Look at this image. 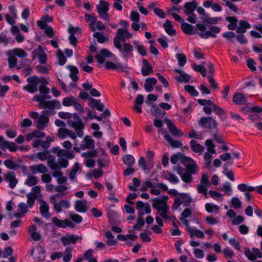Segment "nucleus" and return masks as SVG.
Listing matches in <instances>:
<instances>
[{
  "label": "nucleus",
  "instance_id": "nucleus-11",
  "mask_svg": "<svg viewBox=\"0 0 262 262\" xmlns=\"http://www.w3.org/2000/svg\"><path fill=\"white\" fill-rule=\"evenodd\" d=\"M152 201V207L155 208L159 213L168 210L169 208L166 202L158 198L154 199Z\"/></svg>",
  "mask_w": 262,
  "mask_h": 262
},
{
  "label": "nucleus",
  "instance_id": "nucleus-24",
  "mask_svg": "<svg viewBox=\"0 0 262 262\" xmlns=\"http://www.w3.org/2000/svg\"><path fill=\"white\" fill-rule=\"evenodd\" d=\"M198 102L201 105L204 106L203 110L206 114L210 115L211 114V106L213 102L209 100L206 99H198Z\"/></svg>",
  "mask_w": 262,
  "mask_h": 262
},
{
  "label": "nucleus",
  "instance_id": "nucleus-26",
  "mask_svg": "<svg viewBox=\"0 0 262 262\" xmlns=\"http://www.w3.org/2000/svg\"><path fill=\"white\" fill-rule=\"evenodd\" d=\"M8 55L16 56L19 58H25L27 56L28 54L22 49L15 48L9 51Z\"/></svg>",
  "mask_w": 262,
  "mask_h": 262
},
{
  "label": "nucleus",
  "instance_id": "nucleus-19",
  "mask_svg": "<svg viewBox=\"0 0 262 262\" xmlns=\"http://www.w3.org/2000/svg\"><path fill=\"white\" fill-rule=\"evenodd\" d=\"M75 210L79 212H85L88 211L87 202L85 200L76 201L74 205Z\"/></svg>",
  "mask_w": 262,
  "mask_h": 262
},
{
  "label": "nucleus",
  "instance_id": "nucleus-9",
  "mask_svg": "<svg viewBox=\"0 0 262 262\" xmlns=\"http://www.w3.org/2000/svg\"><path fill=\"white\" fill-rule=\"evenodd\" d=\"M182 163L184 165L186 171L195 174L198 172V166L195 162L191 158L186 157L182 160Z\"/></svg>",
  "mask_w": 262,
  "mask_h": 262
},
{
  "label": "nucleus",
  "instance_id": "nucleus-52",
  "mask_svg": "<svg viewBox=\"0 0 262 262\" xmlns=\"http://www.w3.org/2000/svg\"><path fill=\"white\" fill-rule=\"evenodd\" d=\"M69 218L74 222L76 224L80 223L82 221V217L80 215L74 213H70L69 214Z\"/></svg>",
  "mask_w": 262,
  "mask_h": 262
},
{
  "label": "nucleus",
  "instance_id": "nucleus-40",
  "mask_svg": "<svg viewBox=\"0 0 262 262\" xmlns=\"http://www.w3.org/2000/svg\"><path fill=\"white\" fill-rule=\"evenodd\" d=\"M124 163L128 166H133L135 163L134 157L131 155H125L123 158Z\"/></svg>",
  "mask_w": 262,
  "mask_h": 262
},
{
  "label": "nucleus",
  "instance_id": "nucleus-4",
  "mask_svg": "<svg viewBox=\"0 0 262 262\" xmlns=\"http://www.w3.org/2000/svg\"><path fill=\"white\" fill-rule=\"evenodd\" d=\"M109 3L102 0L100 1V4L97 6V10L99 16L102 19L108 21L110 15L107 13L109 10Z\"/></svg>",
  "mask_w": 262,
  "mask_h": 262
},
{
  "label": "nucleus",
  "instance_id": "nucleus-38",
  "mask_svg": "<svg viewBox=\"0 0 262 262\" xmlns=\"http://www.w3.org/2000/svg\"><path fill=\"white\" fill-rule=\"evenodd\" d=\"M227 21L230 23L228 25V28L231 30H234L237 28V19L234 16H227L226 18Z\"/></svg>",
  "mask_w": 262,
  "mask_h": 262
},
{
  "label": "nucleus",
  "instance_id": "nucleus-37",
  "mask_svg": "<svg viewBox=\"0 0 262 262\" xmlns=\"http://www.w3.org/2000/svg\"><path fill=\"white\" fill-rule=\"evenodd\" d=\"M193 28V26L188 23L184 22L181 24V29L186 34L190 35L194 34Z\"/></svg>",
  "mask_w": 262,
  "mask_h": 262
},
{
  "label": "nucleus",
  "instance_id": "nucleus-62",
  "mask_svg": "<svg viewBox=\"0 0 262 262\" xmlns=\"http://www.w3.org/2000/svg\"><path fill=\"white\" fill-rule=\"evenodd\" d=\"M212 156L209 152H205L204 154V159L205 160V167L206 168H209L211 162Z\"/></svg>",
  "mask_w": 262,
  "mask_h": 262
},
{
  "label": "nucleus",
  "instance_id": "nucleus-43",
  "mask_svg": "<svg viewBox=\"0 0 262 262\" xmlns=\"http://www.w3.org/2000/svg\"><path fill=\"white\" fill-rule=\"evenodd\" d=\"M91 151H88L87 152H82L81 156L86 159H91L96 157L97 156L98 152L96 149H92Z\"/></svg>",
  "mask_w": 262,
  "mask_h": 262
},
{
  "label": "nucleus",
  "instance_id": "nucleus-25",
  "mask_svg": "<svg viewBox=\"0 0 262 262\" xmlns=\"http://www.w3.org/2000/svg\"><path fill=\"white\" fill-rule=\"evenodd\" d=\"M251 25L246 20H241L239 23V26L236 32L238 34H244L246 33V30L251 28Z\"/></svg>",
  "mask_w": 262,
  "mask_h": 262
},
{
  "label": "nucleus",
  "instance_id": "nucleus-58",
  "mask_svg": "<svg viewBox=\"0 0 262 262\" xmlns=\"http://www.w3.org/2000/svg\"><path fill=\"white\" fill-rule=\"evenodd\" d=\"M38 183V179L35 176H30L26 181L25 184L29 186H33Z\"/></svg>",
  "mask_w": 262,
  "mask_h": 262
},
{
  "label": "nucleus",
  "instance_id": "nucleus-7",
  "mask_svg": "<svg viewBox=\"0 0 262 262\" xmlns=\"http://www.w3.org/2000/svg\"><path fill=\"white\" fill-rule=\"evenodd\" d=\"M27 81L29 83L24 89L31 93L37 92L39 83V78L36 76L29 77L27 79Z\"/></svg>",
  "mask_w": 262,
  "mask_h": 262
},
{
  "label": "nucleus",
  "instance_id": "nucleus-2",
  "mask_svg": "<svg viewBox=\"0 0 262 262\" xmlns=\"http://www.w3.org/2000/svg\"><path fill=\"white\" fill-rule=\"evenodd\" d=\"M68 124L75 129L79 137L81 138L83 136L84 125L77 114H72V118L68 120Z\"/></svg>",
  "mask_w": 262,
  "mask_h": 262
},
{
  "label": "nucleus",
  "instance_id": "nucleus-55",
  "mask_svg": "<svg viewBox=\"0 0 262 262\" xmlns=\"http://www.w3.org/2000/svg\"><path fill=\"white\" fill-rule=\"evenodd\" d=\"M211 111L213 110L217 115H222L225 114V112L222 108L216 105L215 103H213L211 106Z\"/></svg>",
  "mask_w": 262,
  "mask_h": 262
},
{
  "label": "nucleus",
  "instance_id": "nucleus-6",
  "mask_svg": "<svg viewBox=\"0 0 262 262\" xmlns=\"http://www.w3.org/2000/svg\"><path fill=\"white\" fill-rule=\"evenodd\" d=\"M199 124L203 128L210 129H215L217 126V122L211 117H202L199 121Z\"/></svg>",
  "mask_w": 262,
  "mask_h": 262
},
{
  "label": "nucleus",
  "instance_id": "nucleus-34",
  "mask_svg": "<svg viewBox=\"0 0 262 262\" xmlns=\"http://www.w3.org/2000/svg\"><path fill=\"white\" fill-rule=\"evenodd\" d=\"M190 144L191 149L194 152L202 153L204 150V147L201 144L197 143L195 140H191Z\"/></svg>",
  "mask_w": 262,
  "mask_h": 262
},
{
  "label": "nucleus",
  "instance_id": "nucleus-32",
  "mask_svg": "<svg viewBox=\"0 0 262 262\" xmlns=\"http://www.w3.org/2000/svg\"><path fill=\"white\" fill-rule=\"evenodd\" d=\"M39 62L41 64H45L47 62V57L45 53L43 48L41 46H38L37 48Z\"/></svg>",
  "mask_w": 262,
  "mask_h": 262
},
{
  "label": "nucleus",
  "instance_id": "nucleus-28",
  "mask_svg": "<svg viewBox=\"0 0 262 262\" xmlns=\"http://www.w3.org/2000/svg\"><path fill=\"white\" fill-rule=\"evenodd\" d=\"M46 257L45 251L41 246H38L35 250V254L34 258L37 261H42Z\"/></svg>",
  "mask_w": 262,
  "mask_h": 262
},
{
  "label": "nucleus",
  "instance_id": "nucleus-42",
  "mask_svg": "<svg viewBox=\"0 0 262 262\" xmlns=\"http://www.w3.org/2000/svg\"><path fill=\"white\" fill-rule=\"evenodd\" d=\"M189 232L190 233V235L191 237H192L193 236H195L197 237L203 238L205 236L204 233L202 231L198 229L191 228L189 229Z\"/></svg>",
  "mask_w": 262,
  "mask_h": 262
},
{
  "label": "nucleus",
  "instance_id": "nucleus-41",
  "mask_svg": "<svg viewBox=\"0 0 262 262\" xmlns=\"http://www.w3.org/2000/svg\"><path fill=\"white\" fill-rule=\"evenodd\" d=\"M192 173L185 171L180 177L181 179L186 183H190L192 180Z\"/></svg>",
  "mask_w": 262,
  "mask_h": 262
},
{
  "label": "nucleus",
  "instance_id": "nucleus-17",
  "mask_svg": "<svg viewBox=\"0 0 262 262\" xmlns=\"http://www.w3.org/2000/svg\"><path fill=\"white\" fill-rule=\"evenodd\" d=\"M126 38L125 37L124 34L123 32V29H118L116 37L114 39V45L116 48H121L120 42L124 43L125 42Z\"/></svg>",
  "mask_w": 262,
  "mask_h": 262
},
{
  "label": "nucleus",
  "instance_id": "nucleus-10",
  "mask_svg": "<svg viewBox=\"0 0 262 262\" xmlns=\"http://www.w3.org/2000/svg\"><path fill=\"white\" fill-rule=\"evenodd\" d=\"M121 53L124 58L127 59L128 56H133L132 52L134 50L133 46L127 42L123 43V45L121 44V48H116Z\"/></svg>",
  "mask_w": 262,
  "mask_h": 262
},
{
  "label": "nucleus",
  "instance_id": "nucleus-16",
  "mask_svg": "<svg viewBox=\"0 0 262 262\" xmlns=\"http://www.w3.org/2000/svg\"><path fill=\"white\" fill-rule=\"evenodd\" d=\"M105 67L107 69L126 72V69H127V66H124L120 62L114 63L111 61H107L105 62Z\"/></svg>",
  "mask_w": 262,
  "mask_h": 262
},
{
  "label": "nucleus",
  "instance_id": "nucleus-5",
  "mask_svg": "<svg viewBox=\"0 0 262 262\" xmlns=\"http://www.w3.org/2000/svg\"><path fill=\"white\" fill-rule=\"evenodd\" d=\"M33 100L39 102V106L42 108H49L54 110L56 106H60V102L57 100H53L49 101H42L39 96H34Z\"/></svg>",
  "mask_w": 262,
  "mask_h": 262
},
{
  "label": "nucleus",
  "instance_id": "nucleus-50",
  "mask_svg": "<svg viewBox=\"0 0 262 262\" xmlns=\"http://www.w3.org/2000/svg\"><path fill=\"white\" fill-rule=\"evenodd\" d=\"M176 57L178 60V64L180 67H184L186 63V56L183 53H178L176 55Z\"/></svg>",
  "mask_w": 262,
  "mask_h": 262
},
{
  "label": "nucleus",
  "instance_id": "nucleus-29",
  "mask_svg": "<svg viewBox=\"0 0 262 262\" xmlns=\"http://www.w3.org/2000/svg\"><path fill=\"white\" fill-rule=\"evenodd\" d=\"M150 111L152 115H153L155 117L157 118H163L165 114H166L164 111H162V110L159 108L155 104H151V108Z\"/></svg>",
  "mask_w": 262,
  "mask_h": 262
},
{
  "label": "nucleus",
  "instance_id": "nucleus-39",
  "mask_svg": "<svg viewBox=\"0 0 262 262\" xmlns=\"http://www.w3.org/2000/svg\"><path fill=\"white\" fill-rule=\"evenodd\" d=\"M27 198L28 207L31 208L34 204L35 200L37 198V194L33 192H29L27 194Z\"/></svg>",
  "mask_w": 262,
  "mask_h": 262
},
{
  "label": "nucleus",
  "instance_id": "nucleus-27",
  "mask_svg": "<svg viewBox=\"0 0 262 262\" xmlns=\"http://www.w3.org/2000/svg\"><path fill=\"white\" fill-rule=\"evenodd\" d=\"M157 82V80L155 78H147L145 80L144 89L147 92H152L154 90V85Z\"/></svg>",
  "mask_w": 262,
  "mask_h": 262
},
{
  "label": "nucleus",
  "instance_id": "nucleus-1",
  "mask_svg": "<svg viewBox=\"0 0 262 262\" xmlns=\"http://www.w3.org/2000/svg\"><path fill=\"white\" fill-rule=\"evenodd\" d=\"M198 30L201 32L198 33L199 35L202 38L208 39L209 37L215 38L216 34L220 32V28L216 26H211L207 30V26L204 24L198 23L196 25Z\"/></svg>",
  "mask_w": 262,
  "mask_h": 262
},
{
  "label": "nucleus",
  "instance_id": "nucleus-12",
  "mask_svg": "<svg viewBox=\"0 0 262 262\" xmlns=\"http://www.w3.org/2000/svg\"><path fill=\"white\" fill-rule=\"evenodd\" d=\"M76 135L77 134L72 130H69L66 128H59L57 131V135L58 137L61 139H64L67 137L69 136L72 139L75 140L77 138Z\"/></svg>",
  "mask_w": 262,
  "mask_h": 262
},
{
  "label": "nucleus",
  "instance_id": "nucleus-48",
  "mask_svg": "<svg viewBox=\"0 0 262 262\" xmlns=\"http://www.w3.org/2000/svg\"><path fill=\"white\" fill-rule=\"evenodd\" d=\"M67 219L64 220H60L56 217L52 219L53 223L59 228H65L66 227Z\"/></svg>",
  "mask_w": 262,
  "mask_h": 262
},
{
  "label": "nucleus",
  "instance_id": "nucleus-63",
  "mask_svg": "<svg viewBox=\"0 0 262 262\" xmlns=\"http://www.w3.org/2000/svg\"><path fill=\"white\" fill-rule=\"evenodd\" d=\"M52 141H53V140L51 138H50V137H47L46 138V140L45 141H43V140H41L40 146L42 148L46 149L50 146L51 142Z\"/></svg>",
  "mask_w": 262,
  "mask_h": 262
},
{
  "label": "nucleus",
  "instance_id": "nucleus-60",
  "mask_svg": "<svg viewBox=\"0 0 262 262\" xmlns=\"http://www.w3.org/2000/svg\"><path fill=\"white\" fill-rule=\"evenodd\" d=\"M152 72L153 70L151 65L148 66L147 67H143L141 69L142 75L144 76L149 75Z\"/></svg>",
  "mask_w": 262,
  "mask_h": 262
},
{
  "label": "nucleus",
  "instance_id": "nucleus-13",
  "mask_svg": "<svg viewBox=\"0 0 262 262\" xmlns=\"http://www.w3.org/2000/svg\"><path fill=\"white\" fill-rule=\"evenodd\" d=\"M164 121L167 124L169 130L173 135L182 136L183 135V132L177 128L169 119L165 118L164 119Z\"/></svg>",
  "mask_w": 262,
  "mask_h": 262
},
{
  "label": "nucleus",
  "instance_id": "nucleus-35",
  "mask_svg": "<svg viewBox=\"0 0 262 262\" xmlns=\"http://www.w3.org/2000/svg\"><path fill=\"white\" fill-rule=\"evenodd\" d=\"M67 68L71 72V73L70 74V77L72 80L74 81H78V77L77 75L78 74L79 71L77 68L73 66H68Z\"/></svg>",
  "mask_w": 262,
  "mask_h": 262
},
{
  "label": "nucleus",
  "instance_id": "nucleus-57",
  "mask_svg": "<svg viewBox=\"0 0 262 262\" xmlns=\"http://www.w3.org/2000/svg\"><path fill=\"white\" fill-rule=\"evenodd\" d=\"M184 89L186 91L188 92L192 96H198L199 95L198 92L195 90L194 87L192 85H185Z\"/></svg>",
  "mask_w": 262,
  "mask_h": 262
},
{
  "label": "nucleus",
  "instance_id": "nucleus-44",
  "mask_svg": "<svg viewBox=\"0 0 262 262\" xmlns=\"http://www.w3.org/2000/svg\"><path fill=\"white\" fill-rule=\"evenodd\" d=\"M205 145L207 147V152L214 154L216 151L214 149L215 145L212 140L208 139L205 141Z\"/></svg>",
  "mask_w": 262,
  "mask_h": 262
},
{
  "label": "nucleus",
  "instance_id": "nucleus-36",
  "mask_svg": "<svg viewBox=\"0 0 262 262\" xmlns=\"http://www.w3.org/2000/svg\"><path fill=\"white\" fill-rule=\"evenodd\" d=\"M49 150L45 149L43 152H38L36 154V158L41 161H45L48 159L49 161L50 159V157H54V156L49 154Z\"/></svg>",
  "mask_w": 262,
  "mask_h": 262
},
{
  "label": "nucleus",
  "instance_id": "nucleus-14",
  "mask_svg": "<svg viewBox=\"0 0 262 262\" xmlns=\"http://www.w3.org/2000/svg\"><path fill=\"white\" fill-rule=\"evenodd\" d=\"M81 239V236L75 235L74 234H69L66 236L62 237L61 241L64 246H67L70 244H75L77 241Z\"/></svg>",
  "mask_w": 262,
  "mask_h": 262
},
{
  "label": "nucleus",
  "instance_id": "nucleus-15",
  "mask_svg": "<svg viewBox=\"0 0 262 262\" xmlns=\"http://www.w3.org/2000/svg\"><path fill=\"white\" fill-rule=\"evenodd\" d=\"M5 181L9 183V187L14 188L18 183V180L15 178V174L13 171L7 172L4 176Z\"/></svg>",
  "mask_w": 262,
  "mask_h": 262
},
{
  "label": "nucleus",
  "instance_id": "nucleus-46",
  "mask_svg": "<svg viewBox=\"0 0 262 262\" xmlns=\"http://www.w3.org/2000/svg\"><path fill=\"white\" fill-rule=\"evenodd\" d=\"M4 164L8 168L10 169H16L20 167L18 164L13 162L12 160L10 159L5 160Z\"/></svg>",
  "mask_w": 262,
  "mask_h": 262
},
{
  "label": "nucleus",
  "instance_id": "nucleus-45",
  "mask_svg": "<svg viewBox=\"0 0 262 262\" xmlns=\"http://www.w3.org/2000/svg\"><path fill=\"white\" fill-rule=\"evenodd\" d=\"M186 156H185L183 154L178 152L171 157L170 161L172 163L176 164L178 161L180 160L181 162L182 163V160H183L184 158H186Z\"/></svg>",
  "mask_w": 262,
  "mask_h": 262
},
{
  "label": "nucleus",
  "instance_id": "nucleus-30",
  "mask_svg": "<svg viewBox=\"0 0 262 262\" xmlns=\"http://www.w3.org/2000/svg\"><path fill=\"white\" fill-rule=\"evenodd\" d=\"M163 26L165 29V31L169 35L174 36L176 34V31L173 29V25L169 20L166 19Z\"/></svg>",
  "mask_w": 262,
  "mask_h": 262
},
{
  "label": "nucleus",
  "instance_id": "nucleus-8",
  "mask_svg": "<svg viewBox=\"0 0 262 262\" xmlns=\"http://www.w3.org/2000/svg\"><path fill=\"white\" fill-rule=\"evenodd\" d=\"M50 113H54L52 111H42L41 115L39 116L38 119L36 120V127L42 130L46 127L47 124L49 121V114Z\"/></svg>",
  "mask_w": 262,
  "mask_h": 262
},
{
  "label": "nucleus",
  "instance_id": "nucleus-20",
  "mask_svg": "<svg viewBox=\"0 0 262 262\" xmlns=\"http://www.w3.org/2000/svg\"><path fill=\"white\" fill-rule=\"evenodd\" d=\"M89 105L93 108H95L99 111L102 112L104 109V105L101 103L100 100L95 99L91 97L89 98Z\"/></svg>",
  "mask_w": 262,
  "mask_h": 262
},
{
  "label": "nucleus",
  "instance_id": "nucleus-23",
  "mask_svg": "<svg viewBox=\"0 0 262 262\" xmlns=\"http://www.w3.org/2000/svg\"><path fill=\"white\" fill-rule=\"evenodd\" d=\"M184 12L187 15L191 14L197 8V4L195 0L190 2H187L184 6Z\"/></svg>",
  "mask_w": 262,
  "mask_h": 262
},
{
  "label": "nucleus",
  "instance_id": "nucleus-18",
  "mask_svg": "<svg viewBox=\"0 0 262 262\" xmlns=\"http://www.w3.org/2000/svg\"><path fill=\"white\" fill-rule=\"evenodd\" d=\"M83 144L80 145V148L82 150H85L87 148L94 149L95 144L94 140L91 138L89 136H86L83 139Z\"/></svg>",
  "mask_w": 262,
  "mask_h": 262
},
{
  "label": "nucleus",
  "instance_id": "nucleus-59",
  "mask_svg": "<svg viewBox=\"0 0 262 262\" xmlns=\"http://www.w3.org/2000/svg\"><path fill=\"white\" fill-rule=\"evenodd\" d=\"M171 183L173 184L178 183L179 181L178 178L174 174L167 172V175L165 177Z\"/></svg>",
  "mask_w": 262,
  "mask_h": 262
},
{
  "label": "nucleus",
  "instance_id": "nucleus-22",
  "mask_svg": "<svg viewBox=\"0 0 262 262\" xmlns=\"http://www.w3.org/2000/svg\"><path fill=\"white\" fill-rule=\"evenodd\" d=\"M174 71L178 74H180L179 76L177 75L175 77V79L176 81L179 82H187L189 81L190 76L187 74L184 73L182 70L175 69Z\"/></svg>",
  "mask_w": 262,
  "mask_h": 262
},
{
  "label": "nucleus",
  "instance_id": "nucleus-49",
  "mask_svg": "<svg viewBox=\"0 0 262 262\" xmlns=\"http://www.w3.org/2000/svg\"><path fill=\"white\" fill-rule=\"evenodd\" d=\"M72 248L70 247H68L66 249L63 256V260L64 262H69L71 260L72 257Z\"/></svg>",
  "mask_w": 262,
  "mask_h": 262
},
{
  "label": "nucleus",
  "instance_id": "nucleus-56",
  "mask_svg": "<svg viewBox=\"0 0 262 262\" xmlns=\"http://www.w3.org/2000/svg\"><path fill=\"white\" fill-rule=\"evenodd\" d=\"M231 204L235 209H240L242 207V202L237 197H233L232 199Z\"/></svg>",
  "mask_w": 262,
  "mask_h": 262
},
{
  "label": "nucleus",
  "instance_id": "nucleus-64",
  "mask_svg": "<svg viewBox=\"0 0 262 262\" xmlns=\"http://www.w3.org/2000/svg\"><path fill=\"white\" fill-rule=\"evenodd\" d=\"M245 254L249 260H254L256 258V256L251 252L249 248L245 247Z\"/></svg>",
  "mask_w": 262,
  "mask_h": 262
},
{
  "label": "nucleus",
  "instance_id": "nucleus-47",
  "mask_svg": "<svg viewBox=\"0 0 262 262\" xmlns=\"http://www.w3.org/2000/svg\"><path fill=\"white\" fill-rule=\"evenodd\" d=\"M76 100V99L74 97H66L63 99L62 104L65 106L73 105Z\"/></svg>",
  "mask_w": 262,
  "mask_h": 262
},
{
  "label": "nucleus",
  "instance_id": "nucleus-21",
  "mask_svg": "<svg viewBox=\"0 0 262 262\" xmlns=\"http://www.w3.org/2000/svg\"><path fill=\"white\" fill-rule=\"evenodd\" d=\"M233 101L237 105H244L247 103L245 95L240 93H235L233 96Z\"/></svg>",
  "mask_w": 262,
  "mask_h": 262
},
{
  "label": "nucleus",
  "instance_id": "nucleus-54",
  "mask_svg": "<svg viewBox=\"0 0 262 262\" xmlns=\"http://www.w3.org/2000/svg\"><path fill=\"white\" fill-rule=\"evenodd\" d=\"M80 169V167H79V164L78 163H76L74 164V167L71 169V171L69 174V178L71 180H74L75 179V176L77 172Z\"/></svg>",
  "mask_w": 262,
  "mask_h": 262
},
{
  "label": "nucleus",
  "instance_id": "nucleus-51",
  "mask_svg": "<svg viewBox=\"0 0 262 262\" xmlns=\"http://www.w3.org/2000/svg\"><path fill=\"white\" fill-rule=\"evenodd\" d=\"M93 36L97 39L98 42L101 43H102L105 41H107L108 40L107 37H105L102 33L99 32H95L93 34Z\"/></svg>",
  "mask_w": 262,
  "mask_h": 262
},
{
  "label": "nucleus",
  "instance_id": "nucleus-61",
  "mask_svg": "<svg viewBox=\"0 0 262 262\" xmlns=\"http://www.w3.org/2000/svg\"><path fill=\"white\" fill-rule=\"evenodd\" d=\"M207 186L206 185H203L201 184H199L197 186V190L200 193H202L205 196L206 198L207 196V188H206Z\"/></svg>",
  "mask_w": 262,
  "mask_h": 262
},
{
  "label": "nucleus",
  "instance_id": "nucleus-53",
  "mask_svg": "<svg viewBox=\"0 0 262 262\" xmlns=\"http://www.w3.org/2000/svg\"><path fill=\"white\" fill-rule=\"evenodd\" d=\"M193 69L196 72H200L203 77H206V69L204 66L194 64L193 66Z\"/></svg>",
  "mask_w": 262,
  "mask_h": 262
},
{
  "label": "nucleus",
  "instance_id": "nucleus-33",
  "mask_svg": "<svg viewBox=\"0 0 262 262\" xmlns=\"http://www.w3.org/2000/svg\"><path fill=\"white\" fill-rule=\"evenodd\" d=\"M164 137L173 148L181 147L183 145L180 141L173 140L168 134H165Z\"/></svg>",
  "mask_w": 262,
  "mask_h": 262
},
{
  "label": "nucleus",
  "instance_id": "nucleus-31",
  "mask_svg": "<svg viewBox=\"0 0 262 262\" xmlns=\"http://www.w3.org/2000/svg\"><path fill=\"white\" fill-rule=\"evenodd\" d=\"M41 203L39 207L40 212L41 215L45 217L48 218L50 216L49 214V206L44 200H40Z\"/></svg>",
  "mask_w": 262,
  "mask_h": 262
},
{
  "label": "nucleus",
  "instance_id": "nucleus-3",
  "mask_svg": "<svg viewBox=\"0 0 262 262\" xmlns=\"http://www.w3.org/2000/svg\"><path fill=\"white\" fill-rule=\"evenodd\" d=\"M50 158V160L47 162V165L51 170H59L62 167H67L69 164V162L66 159L59 158L57 162H56L55 156Z\"/></svg>",
  "mask_w": 262,
  "mask_h": 262
}]
</instances>
